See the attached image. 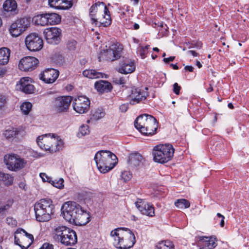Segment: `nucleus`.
<instances>
[{
  "instance_id": "f257e3e1",
  "label": "nucleus",
  "mask_w": 249,
  "mask_h": 249,
  "mask_svg": "<svg viewBox=\"0 0 249 249\" xmlns=\"http://www.w3.org/2000/svg\"><path fill=\"white\" fill-rule=\"evenodd\" d=\"M89 16L92 24L97 27H107L111 23V18L108 9L103 2L98 1L89 10Z\"/></svg>"
},
{
  "instance_id": "f03ea898",
  "label": "nucleus",
  "mask_w": 249,
  "mask_h": 249,
  "mask_svg": "<svg viewBox=\"0 0 249 249\" xmlns=\"http://www.w3.org/2000/svg\"><path fill=\"white\" fill-rule=\"evenodd\" d=\"M110 235L117 249H129L136 242L134 234L127 228H116L111 231Z\"/></svg>"
},
{
  "instance_id": "7ed1b4c3",
  "label": "nucleus",
  "mask_w": 249,
  "mask_h": 249,
  "mask_svg": "<svg viewBox=\"0 0 249 249\" xmlns=\"http://www.w3.org/2000/svg\"><path fill=\"white\" fill-rule=\"evenodd\" d=\"M97 167L102 173H106L112 169L118 163V159L113 153L107 150H101L94 156Z\"/></svg>"
},
{
  "instance_id": "20e7f679",
  "label": "nucleus",
  "mask_w": 249,
  "mask_h": 249,
  "mask_svg": "<svg viewBox=\"0 0 249 249\" xmlns=\"http://www.w3.org/2000/svg\"><path fill=\"white\" fill-rule=\"evenodd\" d=\"M134 124L142 134L148 136L154 135L158 126L156 118L146 114L138 117Z\"/></svg>"
},
{
  "instance_id": "39448f33",
  "label": "nucleus",
  "mask_w": 249,
  "mask_h": 249,
  "mask_svg": "<svg viewBox=\"0 0 249 249\" xmlns=\"http://www.w3.org/2000/svg\"><path fill=\"white\" fill-rule=\"evenodd\" d=\"M38 146L46 151L54 153L62 149L64 142L60 137L55 134H46L39 136L36 139Z\"/></svg>"
},
{
  "instance_id": "423d86ee",
  "label": "nucleus",
  "mask_w": 249,
  "mask_h": 249,
  "mask_svg": "<svg viewBox=\"0 0 249 249\" xmlns=\"http://www.w3.org/2000/svg\"><path fill=\"white\" fill-rule=\"evenodd\" d=\"M36 218L37 221L44 222L49 221L54 213V206L50 199H41L34 206Z\"/></svg>"
},
{
  "instance_id": "0eeeda50",
  "label": "nucleus",
  "mask_w": 249,
  "mask_h": 249,
  "mask_svg": "<svg viewBox=\"0 0 249 249\" xmlns=\"http://www.w3.org/2000/svg\"><path fill=\"white\" fill-rule=\"evenodd\" d=\"M175 149L170 144L156 145L153 150V160L155 162L164 163L171 160Z\"/></svg>"
},
{
  "instance_id": "6e6552de",
  "label": "nucleus",
  "mask_w": 249,
  "mask_h": 249,
  "mask_svg": "<svg viewBox=\"0 0 249 249\" xmlns=\"http://www.w3.org/2000/svg\"><path fill=\"white\" fill-rule=\"evenodd\" d=\"M81 206L75 202L68 201L61 207L62 214L64 219L73 224L78 216V213L82 212Z\"/></svg>"
},
{
  "instance_id": "1a4fd4ad",
  "label": "nucleus",
  "mask_w": 249,
  "mask_h": 249,
  "mask_svg": "<svg viewBox=\"0 0 249 249\" xmlns=\"http://www.w3.org/2000/svg\"><path fill=\"white\" fill-rule=\"evenodd\" d=\"M3 161L7 168L13 172H18L23 169L26 165L27 161L19 155L10 153L4 155Z\"/></svg>"
},
{
  "instance_id": "9d476101",
  "label": "nucleus",
  "mask_w": 249,
  "mask_h": 249,
  "mask_svg": "<svg viewBox=\"0 0 249 249\" xmlns=\"http://www.w3.org/2000/svg\"><path fill=\"white\" fill-rule=\"evenodd\" d=\"M34 241V236L22 229H18L15 232V243L21 249H27Z\"/></svg>"
},
{
  "instance_id": "9b49d317",
  "label": "nucleus",
  "mask_w": 249,
  "mask_h": 249,
  "mask_svg": "<svg viewBox=\"0 0 249 249\" xmlns=\"http://www.w3.org/2000/svg\"><path fill=\"white\" fill-rule=\"evenodd\" d=\"M30 25V18L24 17L17 19L10 27L9 32L13 36H18L25 31Z\"/></svg>"
},
{
  "instance_id": "f8f14e48",
  "label": "nucleus",
  "mask_w": 249,
  "mask_h": 249,
  "mask_svg": "<svg viewBox=\"0 0 249 249\" xmlns=\"http://www.w3.org/2000/svg\"><path fill=\"white\" fill-rule=\"evenodd\" d=\"M27 48L30 51L36 52L40 50L43 45V40L36 33H31L25 39Z\"/></svg>"
},
{
  "instance_id": "ddd939ff",
  "label": "nucleus",
  "mask_w": 249,
  "mask_h": 249,
  "mask_svg": "<svg viewBox=\"0 0 249 249\" xmlns=\"http://www.w3.org/2000/svg\"><path fill=\"white\" fill-rule=\"evenodd\" d=\"M148 95L146 91L142 90L139 88L132 87L129 90L127 98L130 104L134 105L144 101Z\"/></svg>"
},
{
  "instance_id": "4468645a",
  "label": "nucleus",
  "mask_w": 249,
  "mask_h": 249,
  "mask_svg": "<svg viewBox=\"0 0 249 249\" xmlns=\"http://www.w3.org/2000/svg\"><path fill=\"white\" fill-rule=\"evenodd\" d=\"M90 105V101L86 96H80L74 99L73 107L77 112L82 114L87 112Z\"/></svg>"
},
{
  "instance_id": "2eb2a0df",
  "label": "nucleus",
  "mask_w": 249,
  "mask_h": 249,
  "mask_svg": "<svg viewBox=\"0 0 249 249\" xmlns=\"http://www.w3.org/2000/svg\"><path fill=\"white\" fill-rule=\"evenodd\" d=\"M44 36L48 43L57 44L60 40L61 30L56 27L46 29L44 31Z\"/></svg>"
},
{
  "instance_id": "dca6fc26",
  "label": "nucleus",
  "mask_w": 249,
  "mask_h": 249,
  "mask_svg": "<svg viewBox=\"0 0 249 249\" xmlns=\"http://www.w3.org/2000/svg\"><path fill=\"white\" fill-rule=\"evenodd\" d=\"M123 45L116 43L110 45L107 50V59L113 61L120 58L122 55Z\"/></svg>"
},
{
  "instance_id": "f3484780",
  "label": "nucleus",
  "mask_w": 249,
  "mask_h": 249,
  "mask_svg": "<svg viewBox=\"0 0 249 249\" xmlns=\"http://www.w3.org/2000/svg\"><path fill=\"white\" fill-rule=\"evenodd\" d=\"M38 63V60L36 57L26 56L20 60L18 67L21 71H30L34 70Z\"/></svg>"
},
{
  "instance_id": "a211bd4d",
  "label": "nucleus",
  "mask_w": 249,
  "mask_h": 249,
  "mask_svg": "<svg viewBox=\"0 0 249 249\" xmlns=\"http://www.w3.org/2000/svg\"><path fill=\"white\" fill-rule=\"evenodd\" d=\"M3 135L6 139L12 141L22 138L26 135V132L22 127H11L5 130Z\"/></svg>"
},
{
  "instance_id": "6ab92c4d",
  "label": "nucleus",
  "mask_w": 249,
  "mask_h": 249,
  "mask_svg": "<svg viewBox=\"0 0 249 249\" xmlns=\"http://www.w3.org/2000/svg\"><path fill=\"white\" fill-rule=\"evenodd\" d=\"M72 100L71 96H63L58 97L55 101V107L59 112H66Z\"/></svg>"
},
{
  "instance_id": "aec40b11",
  "label": "nucleus",
  "mask_w": 249,
  "mask_h": 249,
  "mask_svg": "<svg viewBox=\"0 0 249 249\" xmlns=\"http://www.w3.org/2000/svg\"><path fill=\"white\" fill-rule=\"evenodd\" d=\"M135 205L142 214L151 217L155 215V209L152 204L139 199L135 202Z\"/></svg>"
},
{
  "instance_id": "412c9836",
  "label": "nucleus",
  "mask_w": 249,
  "mask_h": 249,
  "mask_svg": "<svg viewBox=\"0 0 249 249\" xmlns=\"http://www.w3.org/2000/svg\"><path fill=\"white\" fill-rule=\"evenodd\" d=\"M59 72L54 69H48L42 73L39 74L40 79L45 83L51 84L53 83L58 78Z\"/></svg>"
},
{
  "instance_id": "4be33fe9",
  "label": "nucleus",
  "mask_w": 249,
  "mask_h": 249,
  "mask_svg": "<svg viewBox=\"0 0 249 249\" xmlns=\"http://www.w3.org/2000/svg\"><path fill=\"white\" fill-rule=\"evenodd\" d=\"M3 13L8 16H14L18 13V4L15 0H6L3 4Z\"/></svg>"
},
{
  "instance_id": "5701e85b",
  "label": "nucleus",
  "mask_w": 249,
  "mask_h": 249,
  "mask_svg": "<svg viewBox=\"0 0 249 249\" xmlns=\"http://www.w3.org/2000/svg\"><path fill=\"white\" fill-rule=\"evenodd\" d=\"M135 70V66L133 62L128 59H125L120 63L117 71L123 74L131 73Z\"/></svg>"
},
{
  "instance_id": "b1692460",
  "label": "nucleus",
  "mask_w": 249,
  "mask_h": 249,
  "mask_svg": "<svg viewBox=\"0 0 249 249\" xmlns=\"http://www.w3.org/2000/svg\"><path fill=\"white\" fill-rule=\"evenodd\" d=\"M17 87L25 93L30 94L34 90V86L31 84L29 77H22L20 79Z\"/></svg>"
},
{
  "instance_id": "393cba45",
  "label": "nucleus",
  "mask_w": 249,
  "mask_h": 249,
  "mask_svg": "<svg viewBox=\"0 0 249 249\" xmlns=\"http://www.w3.org/2000/svg\"><path fill=\"white\" fill-rule=\"evenodd\" d=\"M216 239L214 236H200L198 244L204 247H208L209 249H213L216 247Z\"/></svg>"
},
{
  "instance_id": "a878e982",
  "label": "nucleus",
  "mask_w": 249,
  "mask_h": 249,
  "mask_svg": "<svg viewBox=\"0 0 249 249\" xmlns=\"http://www.w3.org/2000/svg\"><path fill=\"white\" fill-rule=\"evenodd\" d=\"M94 88L100 93H107L110 92L112 89L111 84L105 80H99L94 84Z\"/></svg>"
},
{
  "instance_id": "bb28decb",
  "label": "nucleus",
  "mask_w": 249,
  "mask_h": 249,
  "mask_svg": "<svg viewBox=\"0 0 249 249\" xmlns=\"http://www.w3.org/2000/svg\"><path fill=\"white\" fill-rule=\"evenodd\" d=\"M90 217L89 213L82 208V212L78 213L75 221L73 224L77 226L85 225L90 221Z\"/></svg>"
},
{
  "instance_id": "cd10ccee",
  "label": "nucleus",
  "mask_w": 249,
  "mask_h": 249,
  "mask_svg": "<svg viewBox=\"0 0 249 249\" xmlns=\"http://www.w3.org/2000/svg\"><path fill=\"white\" fill-rule=\"evenodd\" d=\"M71 230L70 228L63 226H58L55 228V234L57 236V239L60 241L61 244L62 241L66 240L65 237L67 233H70Z\"/></svg>"
},
{
  "instance_id": "c85d7f7f",
  "label": "nucleus",
  "mask_w": 249,
  "mask_h": 249,
  "mask_svg": "<svg viewBox=\"0 0 249 249\" xmlns=\"http://www.w3.org/2000/svg\"><path fill=\"white\" fill-rule=\"evenodd\" d=\"M11 51L6 47L0 49V65H4L9 62Z\"/></svg>"
},
{
  "instance_id": "c756f323",
  "label": "nucleus",
  "mask_w": 249,
  "mask_h": 249,
  "mask_svg": "<svg viewBox=\"0 0 249 249\" xmlns=\"http://www.w3.org/2000/svg\"><path fill=\"white\" fill-rule=\"evenodd\" d=\"M65 237L66 240L62 241V243L63 245L72 246L77 242V238L76 232L72 230L70 231V233H67Z\"/></svg>"
},
{
  "instance_id": "7c9ffc66",
  "label": "nucleus",
  "mask_w": 249,
  "mask_h": 249,
  "mask_svg": "<svg viewBox=\"0 0 249 249\" xmlns=\"http://www.w3.org/2000/svg\"><path fill=\"white\" fill-rule=\"evenodd\" d=\"M143 158L139 153H134L130 155L129 158V163L132 167L140 166L142 162Z\"/></svg>"
},
{
  "instance_id": "2f4dec72",
  "label": "nucleus",
  "mask_w": 249,
  "mask_h": 249,
  "mask_svg": "<svg viewBox=\"0 0 249 249\" xmlns=\"http://www.w3.org/2000/svg\"><path fill=\"white\" fill-rule=\"evenodd\" d=\"M83 74L84 76L90 79L103 78L105 75V73L97 72L94 70H86L83 71Z\"/></svg>"
},
{
  "instance_id": "473e14b6",
  "label": "nucleus",
  "mask_w": 249,
  "mask_h": 249,
  "mask_svg": "<svg viewBox=\"0 0 249 249\" xmlns=\"http://www.w3.org/2000/svg\"><path fill=\"white\" fill-rule=\"evenodd\" d=\"M47 19V13L36 15L33 18L35 24L41 26L48 25Z\"/></svg>"
},
{
  "instance_id": "72a5a7b5",
  "label": "nucleus",
  "mask_w": 249,
  "mask_h": 249,
  "mask_svg": "<svg viewBox=\"0 0 249 249\" xmlns=\"http://www.w3.org/2000/svg\"><path fill=\"white\" fill-rule=\"evenodd\" d=\"M48 25H55L61 21V17L56 13H47Z\"/></svg>"
},
{
  "instance_id": "f704fd0d",
  "label": "nucleus",
  "mask_w": 249,
  "mask_h": 249,
  "mask_svg": "<svg viewBox=\"0 0 249 249\" xmlns=\"http://www.w3.org/2000/svg\"><path fill=\"white\" fill-rule=\"evenodd\" d=\"M14 177L10 174L0 172V181H2L6 186L12 184Z\"/></svg>"
},
{
  "instance_id": "c9c22d12",
  "label": "nucleus",
  "mask_w": 249,
  "mask_h": 249,
  "mask_svg": "<svg viewBox=\"0 0 249 249\" xmlns=\"http://www.w3.org/2000/svg\"><path fill=\"white\" fill-rule=\"evenodd\" d=\"M156 249H165V248L173 249L174 248V245L171 241L169 240H164L159 242L156 245Z\"/></svg>"
},
{
  "instance_id": "e433bc0d",
  "label": "nucleus",
  "mask_w": 249,
  "mask_h": 249,
  "mask_svg": "<svg viewBox=\"0 0 249 249\" xmlns=\"http://www.w3.org/2000/svg\"><path fill=\"white\" fill-rule=\"evenodd\" d=\"M175 206L180 209L188 208L190 206V203L186 199H178L175 202Z\"/></svg>"
},
{
  "instance_id": "4c0bfd02",
  "label": "nucleus",
  "mask_w": 249,
  "mask_h": 249,
  "mask_svg": "<svg viewBox=\"0 0 249 249\" xmlns=\"http://www.w3.org/2000/svg\"><path fill=\"white\" fill-rule=\"evenodd\" d=\"M72 0H59L58 9L67 10L72 6Z\"/></svg>"
},
{
  "instance_id": "58836bf2",
  "label": "nucleus",
  "mask_w": 249,
  "mask_h": 249,
  "mask_svg": "<svg viewBox=\"0 0 249 249\" xmlns=\"http://www.w3.org/2000/svg\"><path fill=\"white\" fill-rule=\"evenodd\" d=\"M13 199H8L5 204L0 205V213H3L8 211L12 206L13 204Z\"/></svg>"
},
{
  "instance_id": "ea45409f",
  "label": "nucleus",
  "mask_w": 249,
  "mask_h": 249,
  "mask_svg": "<svg viewBox=\"0 0 249 249\" xmlns=\"http://www.w3.org/2000/svg\"><path fill=\"white\" fill-rule=\"evenodd\" d=\"M89 133V126L88 125L83 124L79 128V132L77 133V136L80 138L88 135Z\"/></svg>"
},
{
  "instance_id": "a19ab883",
  "label": "nucleus",
  "mask_w": 249,
  "mask_h": 249,
  "mask_svg": "<svg viewBox=\"0 0 249 249\" xmlns=\"http://www.w3.org/2000/svg\"><path fill=\"white\" fill-rule=\"evenodd\" d=\"M32 105L30 102H25L20 107L21 111L25 114H28L30 111Z\"/></svg>"
},
{
  "instance_id": "79ce46f5",
  "label": "nucleus",
  "mask_w": 249,
  "mask_h": 249,
  "mask_svg": "<svg viewBox=\"0 0 249 249\" xmlns=\"http://www.w3.org/2000/svg\"><path fill=\"white\" fill-rule=\"evenodd\" d=\"M148 47L149 46L139 47L137 49V54L140 55L142 58H144L146 57V54L147 53V50H148Z\"/></svg>"
},
{
  "instance_id": "37998d69",
  "label": "nucleus",
  "mask_w": 249,
  "mask_h": 249,
  "mask_svg": "<svg viewBox=\"0 0 249 249\" xmlns=\"http://www.w3.org/2000/svg\"><path fill=\"white\" fill-rule=\"evenodd\" d=\"M64 180L63 178H60L59 179H52L51 183H50L52 185L54 186L56 188L61 189L64 187Z\"/></svg>"
},
{
  "instance_id": "c03bdc74",
  "label": "nucleus",
  "mask_w": 249,
  "mask_h": 249,
  "mask_svg": "<svg viewBox=\"0 0 249 249\" xmlns=\"http://www.w3.org/2000/svg\"><path fill=\"white\" fill-rule=\"evenodd\" d=\"M77 46V42L73 39H69L67 43V47L69 50L73 51Z\"/></svg>"
},
{
  "instance_id": "a18cd8bd",
  "label": "nucleus",
  "mask_w": 249,
  "mask_h": 249,
  "mask_svg": "<svg viewBox=\"0 0 249 249\" xmlns=\"http://www.w3.org/2000/svg\"><path fill=\"white\" fill-rule=\"evenodd\" d=\"M132 177V174H131L129 171H126L123 172L121 175V178L123 179L124 182L129 181L131 178Z\"/></svg>"
},
{
  "instance_id": "49530a36",
  "label": "nucleus",
  "mask_w": 249,
  "mask_h": 249,
  "mask_svg": "<svg viewBox=\"0 0 249 249\" xmlns=\"http://www.w3.org/2000/svg\"><path fill=\"white\" fill-rule=\"evenodd\" d=\"M105 115V113L100 109L96 110L93 114L92 116L95 120H99Z\"/></svg>"
},
{
  "instance_id": "de8ad7c7",
  "label": "nucleus",
  "mask_w": 249,
  "mask_h": 249,
  "mask_svg": "<svg viewBox=\"0 0 249 249\" xmlns=\"http://www.w3.org/2000/svg\"><path fill=\"white\" fill-rule=\"evenodd\" d=\"M6 223L12 227H16L17 225V220L12 217H8L6 218Z\"/></svg>"
},
{
  "instance_id": "09e8293b",
  "label": "nucleus",
  "mask_w": 249,
  "mask_h": 249,
  "mask_svg": "<svg viewBox=\"0 0 249 249\" xmlns=\"http://www.w3.org/2000/svg\"><path fill=\"white\" fill-rule=\"evenodd\" d=\"M59 0H48L49 5L51 7L58 9V5H60Z\"/></svg>"
},
{
  "instance_id": "8fccbe9b",
  "label": "nucleus",
  "mask_w": 249,
  "mask_h": 249,
  "mask_svg": "<svg viewBox=\"0 0 249 249\" xmlns=\"http://www.w3.org/2000/svg\"><path fill=\"white\" fill-rule=\"evenodd\" d=\"M40 177L42 179L43 181L51 183L52 178L48 177L45 173H40Z\"/></svg>"
},
{
  "instance_id": "3c124183",
  "label": "nucleus",
  "mask_w": 249,
  "mask_h": 249,
  "mask_svg": "<svg viewBox=\"0 0 249 249\" xmlns=\"http://www.w3.org/2000/svg\"><path fill=\"white\" fill-rule=\"evenodd\" d=\"M6 103V98L4 95H0V110L2 109Z\"/></svg>"
},
{
  "instance_id": "603ef678",
  "label": "nucleus",
  "mask_w": 249,
  "mask_h": 249,
  "mask_svg": "<svg viewBox=\"0 0 249 249\" xmlns=\"http://www.w3.org/2000/svg\"><path fill=\"white\" fill-rule=\"evenodd\" d=\"M159 26L160 27V29L159 30V32H161L162 35H164V34H166L167 32V27L166 26V24H164L162 23H160V25H159Z\"/></svg>"
},
{
  "instance_id": "864d4df0",
  "label": "nucleus",
  "mask_w": 249,
  "mask_h": 249,
  "mask_svg": "<svg viewBox=\"0 0 249 249\" xmlns=\"http://www.w3.org/2000/svg\"><path fill=\"white\" fill-rule=\"evenodd\" d=\"M180 89V86H179L177 83H175L174 84L173 91L176 94L178 95L179 94Z\"/></svg>"
},
{
  "instance_id": "5fc2aeb1",
  "label": "nucleus",
  "mask_w": 249,
  "mask_h": 249,
  "mask_svg": "<svg viewBox=\"0 0 249 249\" xmlns=\"http://www.w3.org/2000/svg\"><path fill=\"white\" fill-rule=\"evenodd\" d=\"M39 249H53V246L49 243H45Z\"/></svg>"
},
{
  "instance_id": "6e6d98bb",
  "label": "nucleus",
  "mask_w": 249,
  "mask_h": 249,
  "mask_svg": "<svg viewBox=\"0 0 249 249\" xmlns=\"http://www.w3.org/2000/svg\"><path fill=\"white\" fill-rule=\"evenodd\" d=\"M115 82L117 84L124 85L125 83V79L124 77L116 78Z\"/></svg>"
},
{
  "instance_id": "4d7b16f0",
  "label": "nucleus",
  "mask_w": 249,
  "mask_h": 249,
  "mask_svg": "<svg viewBox=\"0 0 249 249\" xmlns=\"http://www.w3.org/2000/svg\"><path fill=\"white\" fill-rule=\"evenodd\" d=\"M83 196L85 199H90L93 196V195L90 192H85L83 193Z\"/></svg>"
},
{
  "instance_id": "13d9d810",
  "label": "nucleus",
  "mask_w": 249,
  "mask_h": 249,
  "mask_svg": "<svg viewBox=\"0 0 249 249\" xmlns=\"http://www.w3.org/2000/svg\"><path fill=\"white\" fill-rule=\"evenodd\" d=\"M119 108L121 111L122 112H125L128 109L127 106L125 104H123L120 106Z\"/></svg>"
},
{
  "instance_id": "bf43d9fd",
  "label": "nucleus",
  "mask_w": 249,
  "mask_h": 249,
  "mask_svg": "<svg viewBox=\"0 0 249 249\" xmlns=\"http://www.w3.org/2000/svg\"><path fill=\"white\" fill-rule=\"evenodd\" d=\"M175 58V56H170L168 58H164L163 60V62L165 63H168L169 62L173 61Z\"/></svg>"
},
{
  "instance_id": "052dcab7",
  "label": "nucleus",
  "mask_w": 249,
  "mask_h": 249,
  "mask_svg": "<svg viewBox=\"0 0 249 249\" xmlns=\"http://www.w3.org/2000/svg\"><path fill=\"white\" fill-rule=\"evenodd\" d=\"M187 54L192 55L193 56H197L198 55V53L194 50H190L187 52Z\"/></svg>"
},
{
  "instance_id": "680f3d73",
  "label": "nucleus",
  "mask_w": 249,
  "mask_h": 249,
  "mask_svg": "<svg viewBox=\"0 0 249 249\" xmlns=\"http://www.w3.org/2000/svg\"><path fill=\"white\" fill-rule=\"evenodd\" d=\"M6 71L4 68L0 67V77L3 76L5 74Z\"/></svg>"
},
{
  "instance_id": "e2e57ef3",
  "label": "nucleus",
  "mask_w": 249,
  "mask_h": 249,
  "mask_svg": "<svg viewBox=\"0 0 249 249\" xmlns=\"http://www.w3.org/2000/svg\"><path fill=\"white\" fill-rule=\"evenodd\" d=\"M184 69L186 71H189L192 72L194 70V68L191 66H186L185 67Z\"/></svg>"
},
{
  "instance_id": "0e129e2a",
  "label": "nucleus",
  "mask_w": 249,
  "mask_h": 249,
  "mask_svg": "<svg viewBox=\"0 0 249 249\" xmlns=\"http://www.w3.org/2000/svg\"><path fill=\"white\" fill-rule=\"evenodd\" d=\"M170 66L172 67L173 68V69L174 70H178V67L177 65V64H171Z\"/></svg>"
},
{
  "instance_id": "69168bd1",
  "label": "nucleus",
  "mask_w": 249,
  "mask_h": 249,
  "mask_svg": "<svg viewBox=\"0 0 249 249\" xmlns=\"http://www.w3.org/2000/svg\"><path fill=\"white\" fill-rule=\"evenodd\" d=\"M133 26H134V30H138L140 28L139 25L138 24H137V23H135L134 24Z\"/></svg>"
},
{
  "instance_id": "338daca9",
  "label": "nucleus",
  "mask_w": 249,
  "mask_h": 249,
  "mask_svg": "<svg viewBox=\"0 0 249 249\" xmlns=\"http://www.w3.org/2000/svg\"><path fill=\"white\" fill-rule=\"evenodd\" d=\"M196 65L198 67V68H201L202 67V64L199 61H196Z\"/></svg>"
},
{
  "instance_id": "774afa93",
  "label": "nucleus",
  "mask_w": 249,
  "mask_h": 249,
  "mask_svg": "<svg viewBox=\"0 0 249 249\" xmlns=\"http://www.w3.org/2000/svg\"><path fill=\"white\" fill-rule=\"evenodd\" d=\"M224 219L222 218V219H221V220L220 221V225L221 227H223L224 226V224L225 223H224Z\"/></svg>"
}]
</instances>
